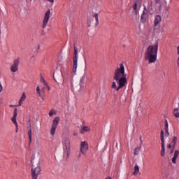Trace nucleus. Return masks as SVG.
Returning a JSON list of instances; mask_svg holds the SVG:
<instances>
[{"instance_id":"obj_7","label":"nucleus","mask_w":179,"mask_h":179,"mask_svg":"<svg viewBox=\"0 0 179 179\" xmlns=\"http://www.w3.org/2000/svg\"><path fill=\"white\" fill-rule=\"evenodd\" d=\"M73 73H76L78 69V49L74 48V57L73 59Z\"/></svg>"},{"instance_id":"obj_11","label":"nucleus","mask_w":179,"mask_h":179,"mask_svg":"<svg viewBox=\"0 0 179 179\" xmlns=\"http://www.w3.org/2000/svg\"><path fill=\"white\" fill-rule=\"evenodd\" d=\"M19 62H20L19 59H15L14 60V62L10 67L11 72H13V73L17 72V71L19 70Z\"/></svg>"},{"instance_id":"obj_23","label":"nucleus","mask_w":179,"mask_h":179,"mask_svg":"<svg viewBox=\"0 0 179 179\" xmlns=\"http://www.w3.org/2000/svg\"><path fill=\"white\" fill-rule=\"evenodd\" d=\"M161 140L162 143H164V131L163 130L161 131Z\"/></svg>"},{"instance_id":"obj_21","label":"nucleus","mask_w":179,"mask_h":179,"mask_svg":"<svg viewBox=\"0 0 179 179\" xmlns=\"http://www.w3.org/2000/svg\"><path fill=\"white\" fill-rule=\"evenodd\" d=\"M54 115H57V110L51 109L49 112V117H52Z\"/></svg>"},{"instance_id":"obj_8","label":"nucleus","mask_w":179,"mask_h":179,"mask_svg":"<svg viewBox=\"0 0 179 179\" xmlns=\"http://www.w3.org/2000/svg\"><path fill=\"white\" fill-rule=\"evenodd\" d=\"M50 15H51V10H48L45 13V17H44L43 22V25H42L43 29H45V27H47V24L48 23V20H50Z\"/></svg>"},{"instance_id":"obj_37","label":"nucleus","mask_w":179,"mask_h":179,"mask_svg":"<svg viewBox=\"0 0 179 179\" xmlns=\"http://www.w3.org/2000/svg\"><path fill=\"white\" fill-rule=\"evenodd\" d=\"M156 3H160L162 2V0H155Z\"/></svg>"},{"instance_id":"obj_17","label":"nucleus","mask_w":179,"mask_h":179,"mask_svg":"<svg viewBox=\"0 0 179 179\" xmlns=\"http://www.w3.org/2000/svg\"><path fill=\"white\" fill-rule=\"evenodd\" d=\"M133 9L134 10V14L138 16V2L136 1L133 6Z\"/></svg>"},{"instance_id":"obj_24","label":"nucleus","mask_w":179,"mask_h":179,"mask_svg":"<svg viewBox=\"0 0 179 179\" xmlns=\"http://www.w3.org/2000/svg\"><path fill=\"white\" fill-rule=\"evenodd\" d=\"M41 82L43 83L45 86H48V84L46 83L45 79H44V77H41Z\"/></svg>"},{"instance_id":"obj_3","label":"nucleus","mask_w":179,"mask_h":179,"mask_svg":"<svg viewBox=\"0 0 179 179\" xmlns=\"http://www.w3.org/2000/svg\"><path fill=\"white\" fill-rule=\"evenodd\" d=\"M85 73H86V65H85V64H78V79H80V87H82V85H83Z\"/></svg>"},{"instance_id":"obj_14","label":"nucleus","mask_w":179,"mask_h":179,"mask_svg":"<svg viewBox=\"0 0 179 179\" xmlns=\"http://www.w3.org/2000/svg\"><path fill=\"white\" fill-rule=\"evenodd\" d=\"M146 16H148V9H146V7H145L141 16V22L143 23V24L146 23Z\"/></svg>"},{"instance_id":"obj_31","label":"nucleus","mask_w":179,"mask_h":179,"mask_svg":"<svg viewBox=\"0 0 179 179\" xmlns=\"http://www.w3.org/2000/svg\"><path fill=\"white\" fill-rule=\"evenodd\" d=\"M171 2V0H164V3H170Z\"/></svg>"},{"instance_id":"obj_4","label":"nucleus","mask_w":179,"mask_h":179,"mask_svg":"<svg viewBox=\"0 0 179 179\" xmlns=\"http://www.w3.org/2000/svg\"><path fill=\"white\" fill-rule=\"evenodd\" d=\"M87 24L90 26H98L99 25V14L94 13L91 18L87 20Z\"/></svg>"},{"instance_id":"obj_39","label":"nucleus","mask_w":179,"mask_h":179,"mask_svg":"<svg viewBox=\"0 0 179 179\" xmlns=\"http://www.w3.org/2000/svg\"><path fill=\"white\" fill-rule=\"evenodd\" d=\"M168 148H169V149H171V144L169 145Z\"/></svg>"},{"instance_id":"obj_29","label":"nucleus","mask_w":179,"mask_h":179,"mask_svg":"<svg viewBox=\"0 0 179 179\" xmlns=\"http://www.w3.org/2000/svg\"><path fill=\"white\" fill-rule=\"evenodd\" d=\"M165 127L166 129H169V122H167V120H165Z\"/></svg>"},{"instance_id":"obj_15","label":"nucleus","mask_w":179,"mask_h":179,"mask_svg":"<svg viewBox=\"0 0 179 179\" xmlns=\"http://www.w3.org/2000/svg\"><path fill=\"white\" fill-rule=\"evenodd\" d=\"M54 79L56 82H59L62 79V73H56L53 75Z\"/></svg>"},{"instance_id":"obj_16","label":"nucleus","mask_w":179,"mask_h":179,"mask_svg":"<svg viewBox=\"0 0 179 179\" xmlns=\"http://www.w3.org/2000/svg\"><path fill=\"white\" fill-rule=\"evenodd\" d=\"M178 155H179V151L178 150H176L174 152V156L172 158V162L176 164L177 163L176 160H177V157H178Z\"/></svg>"},{"instance_id":"obj_43","label":"nucleus","mask_w":179,"mask_h":179,"mask_svg":"<svg viewBox=\"0 0 179 179\" xmlns=\"http://www.w3.org/2000/svg\"><path fill=\"white\" fill-rule=\"evenodd\" d=\"M30 1V2H33V1H34V0H29Z\"/></svg>"},{"instance_id":"obj_5","label":"nucleus","mask_w":179,"mask_h":179,"mask_svg":"<svg viewBox=\"0 0 179 179\" xmlns=\"http://www.w3.org/2000/svg\"><path fill=\"white\" fill-rule=\"evenodd\" d=\"M59 117H55L52 121V128L50 130L51 135L54 136L55 135V131L57 129V127H58V124H59L60 121Z\"/></svg>"},{"instance_id":"obj_32","label":"nucleus","mask_w":179,"mask_h":179,"mask_svg":"<svg viewBox=\"0 0 179 179\" xmlns=\"http://www.w3.org/2000/svg\"><path fill=\"white\" fill-rule=\"evenodd\" d=\"M165 131L166 132V136H169V135H170V133H169V129H166Z\"/></svg>"},{"instance_id":"obj_35","label":"nucleus","mask_w":179,"mask_h":179,"mask_svg":"<svg viewBox=\"0 0 179 179\" xmlns=\"http://www.w3.org/2000/svg\"><path fill=\"white\" fill-rule=\"evenodd\" d=\"M177 50H178V54L179 55V46L177 48ZM178 64L179 65V57L178 59Z\"/></svg>"},{"instance_id":"obj_1","label":"nucleus","mask_w":179,"mask_h":179,"mask_svg":"<svg viewBox=\"0 0 179 179\" xmlns=\"http://www.w3.org/2000/svg\"><path fill=\"white\" fill-rule=\"evenodd\" d=\"M113 80L117 83L118 87H117V83L113 82L112 89H116L118 92L120 89H122L127 85V75H125V66L124 63H121L119 66H117L114 71Z\"/></svg>"},{"instance_id":"obj_9","label":"nucleus","mask_w":179,"mask_h":179,"mask_svg":"<svg viewBox=\"0 0 179 179\" xmlns=\"http://www.w3.org/2000/svg\"><path fill=\"white\" fill-rule=\"evenodd\" d=\"M64 145L67 153V157H69V155H71V140L67 137L64 139Z\"/></svg>"},{"instance_id":"obj_2","label":"nucleus","mask_w":179,"mask_h":179,"mask_svg":"<svg viewBox=\"0 0 179 179\" xmlns=\"http://www.w3.org/2000/svg\"><path fill=\"white\" fill-rule=\"evenodd\" d=\"M157 51H159V44L150 45L147 48L145 53V59L148 64H155L157 59Z\"/></svg>"},{"instance_id":"obj_10","label":"nucleus","mask_w":179,"mask_h":179,"mask_svg":"<svg viewBox=\"0 0 179 179\" xmlns=\"http://www.w3.org/2000/svg\"><path fill=\"white\" fill-rule=\"evenodd\" d=\"M162 22V16L156 15L154 21V30L160 29V23Z\"/></svg>"},{"instance_id":"obj_25","label":"nucleus","mask_w":179,"mask_h":179,"mask_svg":"<svg viewBox=\"0 0 179 179\" xmlns=\"http://www.w3.org/2000/svg\"><path fill=\"white\" fill-rule=\"evenodd\" d=\"M31 125L29 124V129L28 131V135H29V141H31Z\"/></svg>"},{"instance_id":"obj_42","label":"nucleus","mask_w":179,"mask_h":179,"mask_svg":"<svg viewBox=\"0 0 179 179\" xmlns=\"http://www.w3.org/2000/svg\"><path fill=\"white\" fill-rule=\"evenodd\" d=\"M44 89H45L44 87L42 88V92H44Z\"/></svg>"},{"instance_id":"obj_19","label":"nucleus","mask_w":179,"mask_h":179,"mask_svg":"<svg viewBox=\"0 0 179 179\" xmlns=\"http://www.w3.org/2000/svg\"><path fill=\"white\" fill-rule=\"evenodd\" d=\"M138 173H139V166L138 165H136L134 166V172L133 173V176H138Z\"/></svg>"},{"instance_id":"obj_34","label":"nucleus","mask_w":179,"mask_h":179,"mask_svg":"<svg viewBox=\"0 0 179 179\" xmlns=\"http://www.w3.org/2000/svg\"><path fill=\"white\" fill-rule=\"evenodd\" d=\"M171 145L173 146V148H174L176 146V143L171 141Z\"/></svg>"},{"instance_id":"obj_41","label":"nucleus","mask_w":179,"mask_h":179,"mask_svg":"<svg viewBox=\"0 0 179 179\" xmlns=\"http://www.w3.org/2000/svg\"><path fill=\"white\" fill-rule=\"evenodd\" d=\"M173 152H174L173 150H171V153H173Z\"/></svg>"},{"instance_id":"obj_38","label":"nucleus","mask_w":179,"mask_h":179,"mask_svg":"<svg viewBox=\"0 0 179 179\" xmlns=\"http://www.w3.org/2000/svg\"><path fill=\"white\" fill-rule=\"evenodd\" d=\"M9 107H17V106H14V105H10Z\"/></svg>"},{"instance_id":"obj_44","label":"nucleus","mask_w":179,"mask_h":179,"mask_svg":"<svg viewBox=\"0 0 179 179\" xmlns=\"http://www.w3.org/2000/svg\"><path fill=\"white\" fill-rule=\"evenodd\" d=\"M35 179H38V178H35Z\"/></svg>"},{"instance_id":"obj_27","label":"nucleus","mask_w":179,"mask_h":179,"mask_svg":"<svg viewBox=\"0 0 179 179\" xmlns=\"http://www.w3.org/2000/svg\"><path fill=\"white\" fill-rule=\"evenodd\" d=\"M139 150H141V147L136 148L134 150V155H138V153H139Z\"/></svg>"},{"instance_id":"obj_20","label":"nucleus","mask_w":179,"mask_h":179,"mask_svg":"<svg viewBox=\"0 0 179 179\" xmlns=\"http://www.w3.org/2000/svg\"><path fill=\"white\" fill-rule=\"evenodd\" d=\"M165 144L164 143H162V150H161V156H164L166 149L164 148Z\"/></svg>"},{"instance_id":"obj_36","label":"nucleus","mask_w":179,"mask_h":179,"mask_svg":"<svg viewBox=\"0 0 179 179\" xmlns=\"http://www.w3.org/2000/svg\"><path fill=\"white\" fill-rule=\"evenodd\" d=\"M48 2H50V3H54V0H47Z\"/></svg>"},{"instance_id":"obj_28","label":"nucleus","mask_w":179,"mask_h":179,"mask_svg":"<svg viewBox=\"0 0 179 179\" xmlns=\"http://www.w3.org/2000/svg\"><path fill=\"white\" fill-rule=\"evenodd\" d=\"M36 92L38 94V96H41V90H40V86H38L36 87Z\"/></svg>"},{"instance_id":"obj_12","label":"nucleus","mask_w":179,"mask_h":179,"mask_svg":"<svg viewBox=\"0 0 179 179\" xmlns=\"http://www.w3.org/2000/svg\"><path fill=\"white\" fill-rule=\"evenodd\" d=\"M41 171V168L40 166H38L35 168L34 169H31V177L32 179L38 178V174H40Z\"/></svg>"},{"instance_id":"obj_30","label":"nucleus","mask_w":179,"mask_h":179,"mask_svg":"<svg viewBox=\"0 0 179 179\" xmlns=\"http://www.w3.org/2000/svg\"><path fill=\"white\" fill-rule=\"evenodd\" d=\"M23 104V101L22 99H20L18 106H22Z\"/></svg>"},{"instance_id":"obj_18","label":"nucleus","mask_w":179,"mask_h":179,"mask_svg":"<svg viewBox=\"0 0 179 179\" xmlns=\"http://www.w3.org/2000/svg\"><path fill=\"white\" fill-rule=\"evenodd\" d=\"M90 128H89V127H87V126H84V127L81 129L80 132H81L82 134H85V132H90Z\"/></svg>"},{"instance_id":"obj_13","label":"nucleus","mask_w":179,"mask_h":179,"mask_svg":"<svg viewBox=\"0 0 179 179\" xmlns=\"http://www.w3.org/2000/svg\"><path fill=\"white\" fill-rule=\"evenodd\" d=\"M16 117H17V108L14 109V115L11 119V121L15 124L16 127L15 132H18V127H17V122L16 121Z\"/></svg>"},{"instance_id":"obj_6","label":"nucleus","mask_w":179,"mask_h":179,"mask_svg":"<svg viewBox=\"0 0 179 179\" xmlns=\"http://www.w3.org/2000/svg\"><path fill=\"white\" fill-rule=\"evenodd\" d=\"M89 150V144L87 141H81L80 144V152L82 155H86Z\"/></svg>"},{"instance_id":"obj_40","label":"nucleus","mask_w":179,"mask_h":179,"mask_svg":"<svg viewBox=\"0 0 179 179\" xmlns=\"http://www.w3.org/2000/svg\"><path fill=\"white\" fill-rule=\"evenodd\" d=\"M47 87H48V90H50V86L48 85Z\"/></svg>"},{"instance_id":"obj_33","label":"nucleus","mask_w":179,"mask_h":179,"mask_svg":"<svg viewBox=\"0 0 179 179\" xmlns=\"http://www.w3.org/2000/svg\"><path fill=\"white\" fill-rule=\"evenodd\" d=\"M172 142L177 143V137H173Z\"/></svg>"},{"instance_id":"obj_26","label":"nucleus","mask_w":179,"mask_h":179,"mask_svg":"<svg viewBox=\"0 0 179 179\" xmlns=\"http://www.w3.org/2000/svg\"><path fill=\"white\" fill-rule=\"evenodd\" d=\"M20 100H22V101H24V100H26V93L24 92L22 93Z\"/></svg>"},{"instance_id":"obj_22","label":"nucleus","mask_w":179,"mask_h":179,"mask_svg":"<svg viewBox=\"0 0 179 179\" xmlns=\"http://www.w3.org/2000/svg\"><path fill=\"white\" fill-rule=\"evenodd\" d=\"M173 115H175V117H176V118H179L178 108H175L173 110Z\"/></svg>"}]
</instances>
